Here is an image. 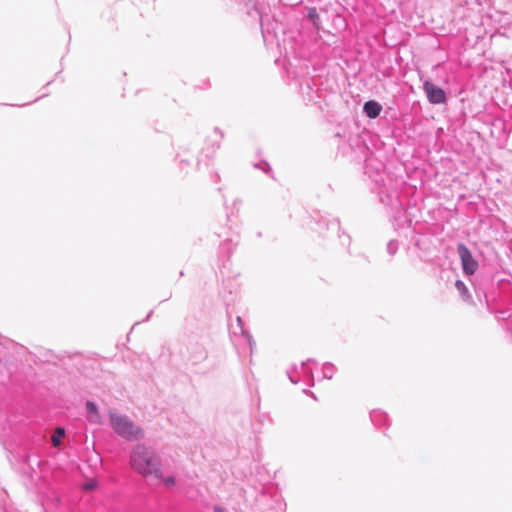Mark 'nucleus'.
<instances>
[{
	"label": "nucleus",
	"instance_id": "f257e3e1",
	"mask_svg": "<svg viewBox=\"0 0 512 512\" xmlns=\"http://www.w3.org/2000/svg\"><path fill=\"white\" fill-rule=\"evenodd\" d=\"M130 465L144 477H162L160 458L143 444L134 447L130 455Z\"/></svg>",
	"mask_w": 512,
	"mask_h": 512
},
{
	"label": "nucleus",
	"instance_id": "f03ea898",
	"mask_svg": "<svg viewBox=\"0 0 512 512\" xmlns=\"http://www.w3.org/2000/svg\"><path fill=\"white\" fill-rule=\"evenodd\" d=\"M109 419L114 432L126 440L134 441L144 436L143 429L126 415L109 411Z\"/></svg>",
	"mask_w": 512,
	"mask_h": 512
},
{
	"label": "nucleus",
	"instance_id": "7ed1b4c3",
	"mask_svg": "<svg viewBox=\"0 0 512 512\" xmlns=\"http://www.w3.org/2000/svg\"><path fill=\"white\" fill-rule=\"evenodd\" d=\"M457 251L462 263L463 272L472 275L478 268V262L473 258L471 252L464 244H458Z\"/></svg>",
	"mask_w": 512,
	"mask_h": 512
},
{
	"label": "nucleus",
	"instance_id": "20e7f679",
	"mask_svg": "<svg viewBox=\"0 0 512 512\" xmlns=\"http://www.w3.org/2000/svg\"><path fill=\"white\" fill-rule=\"evenodd\" d=\"M424 91L426 92L427 98L432 104H442L446 101V95L443 89L432 84L429 81H425L423 84Z\"/></svg>",
	"mask_w": 512,
	"mask_h": 512
},
{
	"label": "nucleus",
	"instance_id": "39448f33",
	"mask_svg": "<svg viewBox=\"0 0 512 512\" xmlns=\"http://www.w3.org/2000/svg\"><path fill=\"white\" fill-rule=\"evenodd\" d=\"M363 109L365 114L369 118H376L377 116H379L382 110V106L378 102L370 100L364 104Z\"/></svg>",
	"mask_w": 512,
	"mask_h": 512
},
{
	"label": "nucleus",
	"instance_id": "423d86ee",
	"mask_svg": "<svg viewBox=\"0 0 512 512\" xmlns=\"http://www.w3.org/2000/svg\"><path fill=\"white\" fill-rule=\"evenodd\" d=\"M86 408H87V411L89 414V416H88L89 420L94 423H99L100 415H99V412H98V409H97V406L95 405V403H93L92 401H87Z\"/></svg>",
	"mask_w": 512,
	"mask_h": 512
},
{
	"label": "nucleus",
	"instance_id": "0eeeda50",
	"mask_svg": "<svg viewBox=\"0 0 512 512\" xmlns=\"http://www.w3.org/2000/svg\"><path fill=\"white\" fill-rule=\"evenodd\" d=\"M65 435V430L61 427L55 429L54 434L51 437V442L53 446H59L62 438Z\"/></svg>",
	"mask_w": 512,
	"mask_h": 512
},
{
	"label": "nucleus",
	"instance_id": "6e6552de",
	"mask_svg": "<svg viewBox=\"0 0 512 512\" xmlns=\"http://www.w3.org/2000/svg\"><path fill=\"white\" fill-rule=\"evenodd\" d=\"M308 18L312 21L316 28H319V16L315 8L308 10Z\"/></svg>",
	"mask_w": 512,
	"mask_h": 512
},
{
	"label": "nucleus",
	"instance_id": "1a4fd4ad",
	"mask_svg": "<svg viewBox=\"0 0 512 512\" xmlns=\"http://www.w3.org/2000/svg\"><path fill=\"white\" fill-rule=\"evenodd\" d=\"M162 480V482L164 483L165 486L167 487H173L176 483V480L173 476H168V477H161L160 478Z\"/></svg>",
	"mask_w": 512,
	"mask_h": 512
},
{
	"label": "nucleus",
	"instance_id": "9d476101",
	"mask_svg": "<svg viewBox=\"0 0 512 512\" xmlns=\"http://www.w3.org/2000/svg\"><path fill=\"white\" fill-rule=\"evenodd\" d=\"M96 487V482L91 480L83 485L84 490H93Z\"/></svg>",
	"mask_w": 512,
	"mask_h": 512
},
{
	"label": "nucleus",
	"instance_id": "9b49d317",
	"mask_svg": "<svg viewBox=\"0 0 512 512\" xmlns=\"http://www.w3.org/2000/svg\"><path fill=\"white\" fill-rule=\"evenodd\" d=\"M456 285H457L458 287H461V285H463V283H462L461 281H457V282H456Z\"/></svg>",
	"mask_w": 512,
	"mask_h": 512
}]
</instances>
